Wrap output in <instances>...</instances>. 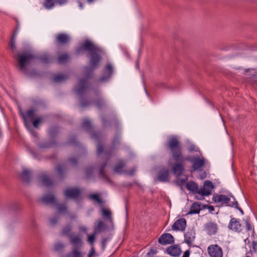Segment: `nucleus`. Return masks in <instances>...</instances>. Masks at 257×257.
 <instances>
[{"instance_id":"nucleus-1","label":"nucleus","mask_w":257,"mask_h":257,"mask_svg":"<svg viewBox=\"0 0 257 257\" xmlns=\"http://www.w3.org/2000/svg\"><path fill=\"white\" fill-rule=\"evenodd\" d=\"M85 51L90 53V66L84 67L85 78L80 79L75 86L74 91L79 96H82L89 88L90 86L89 79L91 78L93 71L98 67L99 63L101 60V57L99 54L100 48L89 40H85L77 47L75 53L79 55L82 54Z\"/></svg>"},{"instance_id":"nucleus-2","label":"nucleus","mask_w":257,"mask_h":257,"mask_svg":"<svg viewBox=\"0 0 257 257\" xmlns=\"http://www.w3.org/2000/svg\"><path fill=\"white\" fill-rule=\"evenodd\" d=\"M166 147L171 151L172 157L176 161V163L172 167L173 173L177 177L182 176L185 170L183 164L184 158L182 154V147L179 140L175 137H172L169 138L166 144Z\"/></svg>"},{"instance_id":"nucleus-3","label":"nucleus","mask_w":257,"mask_h":257,"mask_svg":"<svg viewBox=\"0 0 257 257\" xmlns=\"http://www.w3.org/2000/svg\"><path fill=\"white\" fill-rule=\"evenodd\" d=\"M18 66L22 71H26L27 65L32 59H39L44 63H49L52 61V57L47 54H42L40 56H36L30 52H26L23 54H19Z\"/></svg>"},{"instance_id":"nucleus-4","label":"nucleus","mask_w":257,"mask_h":257,"mask_svg":"<svg viewBox=\"0 0 257 257\" xmlns=\"http://www.w3.org/2000/svg\"><path fill=\"white\" fill-rule=\"evenodd\" d=\"M113 145L114 146L115 142L114 141L113 142ZM115 147L114 146H111L109 148H106L104 150L103 146L99 143H98L96 147V153L98 156L100 155L102 153H103V156L105 158H106V160L103 162L102 164L100 165L98 167L99 168V176L100 178H102L106 180H108V178L107 177L106 173L104 171L105 168L106 167L107 164V160L109 158V157L115 152Z\"/></svg>"},{"instance_id":"nucleus-5","label":"nucleus","mask_w":257,"mask_h":257,"mask_svg":"<svg viewBox=\"0 0 257 257\" xmlns=\"http://www.w3.org/2000/svg\"><path fill=\"white\" fill-rule=\"evenodd\" d=\"M69 241L72 245L71 251L61 257H83V253L81 251L83 242L80 235H69Z\"/></svg>"},{"instance_id":"nucleus-6","label":"nucleus","mask_w":257,"mask_h":257,"mask_svg":"<svg viewBox=\"0 0 257 257\" xmlns=\"http://www.w3.org/2000/svg\"><path fill=\"white\" fill-rule=\"evenodd\" d=\"M215 188V186L210 180H205L204 184L199 188V194L201 196H207L211 194L212 190Z\"/></svg>"},{"instance_id":"nucleus-7","label":"nucleus","mask_w":257,"mask_h":257,"mask_svg":"<svg viewBox=\"0 0 257 257\" xmlns=\"http://www.w3.org/2000/svg\"><path fill=\"white\" fill-rule=\"evenodd\" d=\"M212 201L215 203H220L222 205H225L229 207V205L231 204L230 198L225 195L214 193L212 197Z\"/></svg>"},{"instance_id":"nucleus-8","label":"nucleus","mask_w":257,"mask_h":257,"mask_svg":"<svg viewBox=\"0 0 257 257\" xmlns=\"http://www.w3.org/2000/svg\"><path fill=\"white\" fill-rule=\"evenodd\" d=\"M208 252L211 257H222V248L217 244L209 246L207 248Z\"/></svg>"},{"instance_id":"nucleus-9","label":"nucleus","mask_w":257,"mask_h":257,"mask_svg":"<svg viewBox=\"0 0 257 257\" xmlns=\"http://www.w3.org/2000/svg\"><path fill=\"white\" fill-rule=\"evenodd\" d=\"M185 160L192 163V167L194 170H197L203 167L205 163L204 159H201L199 157L188 156Z\"/></svg>"},{"instance_id":"nucleus-10","label":"nucleus","mask_w":257,"mask_h":257,"mask_svg":"<svg viewBox=\"0 0 257 257\" xmlns=\"http://www.w3.org/2000/svg\"><path fill=\"white\" fill-rule=\"evenodd\" d=\"M81 193V190L77 188H69L64 191V194L66 198L73 199L78 198Z\"/></svg>"},{"instance_id":"nucleus-11","label":"nucleus","mask_w":257,"mask_h":257,"mask_svg":"<svg viewBox=\"0 0 257 257\" xmlns=\"http://www.w3.org/2000/svg\"><path fill=\"white\" fill-rule=\"evenodd\" d=\"M174 241L173 236L169 233L162 234L158 238L159 243L163 245L174 243Z\"/></svg>"},{"instance_id":"nucleus-12","label":"nucleus","mask_w":257,"mask_h":257,"mask_svg":"<svg viewBox=\"0 0 257 257\" xmlns=\"http://www.w3.org/2000/svg\"><path fill=\"white\" fill-rule=\"evenodd\" d=\"M228 228L237 232H241L242 230V225L240 223L239 219L235 218H232L230 220L228 225Z\"/></svg>"},{"instance_id":"nucleus-13","label":"nucleus","mask_w":257,"mask_h":257,"mask_svg":"<svg viewBox=\"0 0 257 257\" xmlns=\"http://www.w3.org/2000/svg\"><path fill=\"white\" fill-rule=\"evenodd\" d=\"M113 73V67L110 64H107L104 68V73L99 79V81L103 82L107 81Z\"/></svg>"},{"instance_id":"nucleus-14","label":"nucleus","mask_w":257,"mask_h":257,"mask_svg":"<svg viewBox=\"0 0 257 257\" xmlns=\"http://www.w3.org/2000/svg\"><path fill=\"white\" fill-rule=\"evenodd\" d=\"M71 41V38L69 35L61 33L58 34L55 37L56 42L59 45H65L69 43Z\"/></svg>"},{"instance_id":"nucleus-15","label":"nucleus","mask_w":257,"mask_h":257,"mask_svg":"<svg viewBox=\"0 0 257 257\" xmlns=\"http://www.w3.org/2000/svg\"><path fill=\"white\" fill-rule=\"evenodd\" d=\"M186 220L184 218H181L177 220L172 225V229L174 230L184 231L186 227Z\"/></svg>"},{"instance_id":"nucleus-16","label":"nucleus","mask_w":257,"mask_h":257,"mask_svg":"<svg viewBox=\"0 0 257 257\" xmlns=\"http://www.w3.org/2000/svg\"><path fill=\"white\" fill-rule=\"evenodd\" d=\"M158 179L161 182H167L170 180L169 171L168 169L163 168L161 169L158 175Z\"/></svg>"},{"instance_id":"nucleus-17","label":"nucleus","mask_w":257,"mask_h":257,"mask_svg":"<svg viewBox=\"0 0 257 257\" xmlns=\"http://www.w3.org/2000/svg\"><path fill=\"white\" fill-rule=\"evenodd\" d=\"M166 252L173 256H178L181 253V250L178 245H173L166 248Z\"/></svg>"},{"instance_id":"nucleus-18","label":"nucleus","mask_w":257,"mask_h":257,"mask_svg":"<svg viewBox=\"0 0 257 257\" xmlns=\"http://www.w3.org/2000/svg\"><path fill=\"white\" fill-rule=\"evenodd\" d=\"M195 237V232L194 229H189L184 234V241L189 245L191 246L192 241Z\"/></svg>"},{"instance_id":"nucleus-19","label":"nucleus","mask_w":257,"mask_h":257,"mask_svg":"<svg viewBox=\"0 0 257 257\" xmlns=\"http://www.w3.org/2000/svg\"><path fill=\"white\" fill-rule=\"evenodd\" d=\"M38 180L43 184V185L49 187L52 185L54 183L50 177L44 173L40 174L38 178Z\"/></svg>"},{"instance_id":"nucleus-20","label":"nucleus","mask_w":257,"mask_h":257,"mask_svg":"<svg viewBox=\"0 0 257 257\" xmlns=\"http://www.w3.org/2000/svg\"><path fill=\"white\" fill-rule=\"evenodd\" d=\"M18 31H19V28L18 27L16 31L14 32L13 35H12V37L11 38V42H10V48L11 49V51H12V52L13 53V54L14 55L15 52L16 51V37H17V33L18 32ZM19 54H18V58H17L16 57V56L15 55H14V57L17 59V60L18 61V59L19 58Z\"/></svg>"},{"instance_id":"nucleus-21","label":"nucleus","mask_w":257,"mask_h":257,"mask_svg":"<svg viewBox=\"0 0 257 257\" xmlns=\"http://www.w3.org/2000/svg\"><path fill=\"white\" fill-rule=\"evenodd\" d=\"M40 201L45 204H55L56 203V199L53 194H46L44 195L41 199Z\"/></svg>"},{"instance_id":"nucleus-22","label":"nucleus","mask_w":257,"mask_h":257,"mask_svg":"<svg viewBox=\"0 0 257 257\" xmlns=\"http://www.w3.org/2000/svg\"><path fill=\"white\" fill-rule=\"evenodd\" d=\"M205 229L209 235H212L216 233L218 228L215 223L210 222L206 224Z\"/></svg>"},{"instance_id":"nucleus-23","label":"nucleus","mask_w":257,"mask_h":257,"mask_svg":"<svg viewBox=\"0 0 257 257\" xmlns=\"http://www.w3.org/2000/svg\"><path fill=\"white\" fill-rule=\"evenodd\" d=\"M186 187L187 190L192 192L193 194H199V188L196 183L193 181H190L186 184Z\"/></svg>"},{"instance_id":"nucleus-24","label":"nucleus","mask_w":257,"mask_h":257,"mask_svg":"<svg viewBox=\"0 0 257 257\" xmlns=\"http://www.w3.org/2000/svg\"><path fill=\"white\" fill-rule=\"evenodd\" d=\"M125 164L123 161L120 160L115 164L113 168V172L115 173L121 174L124 172V167Z\"/></svg>"},{"instance_id":"nucleus-25","label":"nucleus","mask_w":257,"mask_h":257,"mask_svg":"<svg viewBox=\"0 0 257 257\" xmlns=\"http://www.w3.org/2000/svg\"><path fill=\"white\" fill-rule=\"evenodd\" d=\"M32 172L27 169H23L21 175V179L25 182L28 183L31 180Z\"/></svg>"},{"instance_id":"nucleus-26","label":"nucleus","mask_w":257,"mask_h":257,"mask_svg":"<svg viewBox=\"0 0 257 257\" xmlns=\"http://www.w3.org/2000/svg\"><path fill=\"white\" fill-rule=\"evenodd\" d=\"M201 204L200 202H194L191 205L188 213L190 214L199 213L200 211L202 209V208H201Z\"/></svg>"},{"instance_id":"nucleus-27","label":"nucleus","mask_w":257,"mask_h":257,"mask_svg":"<svg viewBox=\"0 0 257 257\" xmlns=\"http://www.w3.org/2000/svg\"><path fill=\"white\" fill-rule=\"evenodd\" d=\"M56 170L58 172L59 178L61 179L64 178V174L66 171V166L64 164H59L56 167Z\"/></svg>"},{"instance_id":"nucleus-28","label":"nucleus","mask_w":257,"mask_h":257,"mask_svg":"<svg viewBox=\"0 0 257 257\" xmlns=\"http://www.w3.org/2000/svg\"><path fill=\"white\" fill-rule=\"evenodd\" d=\"M81 126L84 130L87 132L91 131L92 128L91 122L90 120L87 118L83 119Z\"/></svg>"},{"instance_id":"nucleus-29","label":"nucleus","mask_w":257,"mask_h":257,"mask_svg":"<svg viewBox=\"0 0 257 257\" xmlns=\"http://www.w3.org/2000/svg\"><path fill=\"white\" fill-rule=\"evenodd\" d=\"M106 228V225L102 220H99L98 221L97 225L94 227L95 233H99L102 231L104 230Z\"/></svg>"},{"instance_id":"nucleus-30","label":"nucleus","mask_w":257,"mask_h":257,"mask_svg":"<svg viewBox=\"0 0 257 257\" xmlns=\"http://www.w3.org/2000/svg\"><path fill=\"white\" fill-rule=\"evenodd\" d=\"M69 58V55L67 53H65L58 56V62L59 64H64L68 61Z\"/></svg>"},{"instance_id":"nucleus-31","label":"nucleus","mask_w":257,"mask_h":257,"mask_svg":"<svg viewBox=\"0 0 257 257\" xmlns=\"http://www.w3.org/2000/svg\"><path fill=\"white\" fill-rule=\"evenodd\" d=\"M56 2H57V0H45L43 6L45 9L50 10L54 6Z\"/></svg>"},{"instance_id":"nucleus-32","label":"nucleus","mask_w":257,"mask_h":257,"mask_svg":"<svg viewBox=\"0 0 257 257\" xmlns=\"http://www.w3.org/2000/svg\"><path fill=\"white\" fill-rule=\"evenodd\" d=\"M68 78V76L64 74H57L54 76L53 78V81L55 82H60L64 80H66Z\"/></svg>"},{"instance_id":"nucleus-33","label":"nucleus","mask_w":257,"mask_h":257,"mask_svg":"<svg viewBox=\"0 0 257 257\" xmlns=\"http://www.w3.org/2000/svg\"><path fill=\"white\" fill-rule=\"evenodd\" d=\"M71 230V228L70 225H67L65 226L62 231V234L64 235H67L69 238V235L71 234H74L76 235L74 233H70Z\"/></svg>"},{"instance_id":"nucleus-34","label":"nucleus","mask_w":257,"mask_h":257,"mask_svg":"<svg viewBox=\"0 0 257 257\" xmlns=\"http://www.w3.org/2000/svg\"><path fill=\"white\" fill-rule=\"evenodd\" d=\"M158 247L157 246H154L150 248V250L147 253L148 257H153L155 254L157 253Z\"/></svg>"},{"instance_id":"nucleus-35","label":"nucleus","mask_w":257,"mask_h":257,"mask_svg":"<svg viewBox=\"0 0 257 257\" xmlns=\"http://www.w3.org/2000/svg\"><path fill=\"white\" fill-rule=\"evenodd\" d=\"M102 214L104 217L107 218L109 219L110 221H112V218L111 216V212L110 210L103 208L102 209Z\"/></svg>"},{"instance_id":"nucleus-36","label":"nucleus","mask_w":257,"mask_h":257,"mask_svg":"<svg viewBox=\"0 0 257 257\" xmlns=\"http://www.w3.org/2000/svg\"><path fill=\"white\" fill-rule=\"evenodd\" d=\"M230 207L234 208L237 209L240 213L243 215L244 214V212L242 209L239 206L238 203L237 201H233L231 202V205H229Z\"/></svg>"},{"instance_id":"nucleus-37","label":"nucleus","mask_w":257,"mask_h":257,"mask_svg":"<svg viewBox=\"0 0 257 257\" xmlns=\"http://www.w3.org/2000/svg\"><path fill=\"white\" fill-rule=\"evenodd\" d=\"M65 247L64 244L60 242H57L54 245V249L56 251L62 252Z\"/></svg>"},{"instance_id":"nucleus-38","label":"nucleus","mask_w":257,"mask_h":257,"mask_svg":"<svg viewBox=\"0 0 257 257\" xmlns=\"http://www.w3.org/2000/svg\"><path fill=\"white\" fill-rule=\"evenodd\" d=\"M59 128L56 126H53L51 127L49 131V134L51 137H54L58 132Z\"/></svg>"},{"instance_id":"nucleus-39","label":"nucleus","mask_w":257,"mask_h":257,"mask_svg":"<svg viewBox=\"0 0 257 257\" xmlns=\"http://www.w3.org/2000/svg\"><path fill=\"white\" fill-rule=\"evenodd\" d=\"M95 105L99 108H102L105 105V102L102 98H98L94 102Z\"/></svg>"},{"instance_id":"nucleus-40","label":"nucleus","mask_w":257,"mask_h":257,"mask_svg":"<svg viewBox=\"0 0 257 257\" xmlns=\"http://www.w3.org/2000/svg\"><path fill=\"white\" fill-rule=\"evenodd\" d=\"M53 144L49 142H43L38 146L39 148L41 149L49 148L52 146Z\"/></svg>"},{"instance_id":"nucleus-41","label":"nucleus","mask_w":257,"mask_h":257,"mask_svg":"<svg viewBox=\"0 0 257 257\" xmlns=\"http://www.w3.org/2000/svg\"><path fill=\"white\" fill-rule=\"evenodd\" d=\"M80 106L82 107H86L90 105L91 103V101L86 100L83 98L80 99Z\"/></svg>"},{"instance_id":"nucleus-42","label":"nucleus","mask_w":257,"mask_h":257,"mask_svg":"<svg viewBox=\"0 0 257 257\" xmlns=\"http://www.w3.org/2000/svg\"><path fill=\"white\" fill-rule=\"evenodd\" d=\"M93 168L92 167H88L85 169V175L87 178H90L93 174Z\"/></svg>"},{"instance_id":"nucleus-43","label":"nucleus","mask_w":257,"mask_h":257,"mask_svg":"<svg viewBox=\"0 0 257 257\" xmlns=\"http://www.w3.org/2000/svg\"><path fill=\"white\" fill-rule=\"evenodd\" d=\"M245 223V227L247 231H250L252 230V227L250 224L249 218L247 217L245 219H243Z\"/></svg>"},{"instance_id":"nucleus-44","label":"nucleus","mask_w":257,"mask_h":257,"mask_svg":"<svg viewBox=\"0 0 257 257\" xmlns=\"http://www.w3.org/2000/svg\"><path fill=\"white\" fill-rule=\"evenodd\" d=\"M22 116L23 117V118L24 119V122H25V124L26 125V126L31 131V132L34 135V136H36L37 135V133L36 132H35L33 130H31L29 126H28V122H27V120L26 119V116L24 114H23L22 112Z\"/></svg>"},{"instance_id":"nucleus-45","label":"nucleus","mask_w":257,"mask_h":257,"mask_svg":"<svg viewBox=\"0 0 257 257\" xmlns=\"http://www.w3.org/2000/svg\"><path fill=\"white\" fill-rule=\"evenodd\" d=\"M68 144L71 145H77L78 143L75 136H73L68 139Z\"/></svg>"},{"instance_id":"nucleus-46","label":"nucleus","mask_w":257,"mask_h":257,"mask_svg":"<svg viewBox=\"0 0 257 257\" xmlns=\"http://www.w3.org/2000/svg\"><path fill=\"white\" fill-rule=\"evenodd\" d=\"M59 219V216L57 215H55L53 217L50 218L49 221L52 225H55Z\"/></svg>"},{"instance_id":"nucleus-47","label":"nucleus","mask_w":257,"mask_h":257,"mask_svg":"<svg viewBox=\"0 0 257 257\" xmlns=\"http://www.w3.org/2000/svg\"><path fill=\"white\" fill-rule=\"evenodd\" d=\"M90 198L96 201L98 203H100L102 202L101 199L100 198L99 196L96 194H91L90 195Z\"/></svg>"},{"instance_id":"nucleus-48","label":"nucleus","mask_w":257,"mask_h":257,"mask_svg":"<svg viewBox=\"0 0 257 257\" xmlns=\"http://www.w3.org/2000/svg\"><path fill=\"white\" fill-rule=\"evenodd\" d=\"M43 120V118L42 117H38L33 121V125L34 127L36 128H38V125L40 123H41Z\"/></svg>"},{"instance_id":"nucleus-49","label":"nucleus","mask_w":257,"mask_h":257,"mask_svg":"<svg viewBox=\"0 0 257 257\" xmlns=\"http://www.w3.org/2000/svg\"><path fill=\"white\" fill-rule=\"evenodd\" d=\"M187 180V178L185 179L180 178V179H177L176 182L178 186H183V185H184V184H185Z\"/></svg>"},{"instance_id":"nucleus-50","label":"nucleus","mask_w":257,"mask_h":257,"mask_svg":"<svg viewBox=\"0 0 257 257\" xmlns=\"http://www.w3.org/2000/svg\"><path fill=\"white\" fill-rule=\"evenodd\" d=\"M35 110L31 109L27 111V115L31 119H33L34 117Z\"/></svg>"},{"instance_id":"nucleus-51","label":"nucleus","mask_w":257,"mask_h":257,"mask_svg":"<svg viewBox=\"0 0 257 257\" xmlns=\"http://www.w3.org/2000/svg\"><path fill=\"white\" fill-rule=\"evenodd\" d=\"M96 233H94L88 236V241L91 244H93L95 240V235Z\"/></svg>"},{"instance_id":"nucleus-52","label":"nucleus","mask_w":257,"mask_h":257,"mask_svg":"<svg viewBox=\"0 0 257 257\" xmlns=\"http://www.w3.org/2000/svg\"><path fill=\"white\" fill-rule=\"evenodd\" d=\"M69 161L72 166H75L77 164L78 159L76 157H71Z\"/></svg>"},{"instance_id":"nucleus-53","label":"nucleus","mask_w":257,"mask_h":257,"mask_svg":"<svg viewBox=\"0 0 257 257\" xmlns=\"http://www.w3.org/2000/svg\"><path fill=\"white\" fill-rule=\"evenodd\" d=\"M57 210L59 212H64L66 210V206L65 204H59L57 206Z\"/></svg>"},{"instance_id":"nucleus-54","label":"nucleus","mask_w":257,"mask_h":257,"mask_svg":"<svg viewBox=\"0 0 257 257\" xmlns=\"http://www.w3.org/2000/svg\"><path fill=\"white\" fill-rule=\"evenodd\" d=\"M252 251H253L254 252H257V241H252Z\"/></svg>"},{"instance_id":"nucleus-55","label":"nucleus","mask_w":257,"mask_h":257,"mask_svg":"<svg viewBox=\"0 0 257 257\" xmlns=\"http://www.w3.org/2000/svg\"><path fill=\"white\" fill-rule=\"evenodd\" d=\"M99 133L97 132H94L91 134V138L95 140H97L99 138Z\"/></svg>"},{"instance_id":"nucleus-56","label":"nucleus","mask_w":257,"mask_h":257,"mask_svg":"<svg viewBox=\"0 0 257 257\" xmlns=\"http://www.w3.org/2000/svg\"><path fill=\"white\" fill-rule=\"evenodd\" d=\"M95 253V250L93 247H92L91 249V250L89 251L87 257H91Z\"/></svg>"},{"instance_id":"nucleus-57","label":"nucleus","mask_w":257,"mask_h":257,"mask_svg":"<svg viewBox=\"0 0 257 257\" xmlns=\"http://www.w3.org/2000/svg\"><path fill=\"white\" fill-rule=\"evenodd\" d=\"M188 151L189 152L197 151V150L195 149V146L194 145L190 146L188 148Z\"/></svg>"},{"instance_id":"nucleus-58","label":"nucleus","mask_w":257,"mask_h":257,"mask_svg":"<svg viewBox=\"0 0 257 257\" xmlns=\"http://www.w3.org/2000/svg\"><path fill=\"white\" fill-rule=\"evenodd\" d=\"M136 171V168H133L130 170V176H133Z\"/></svg>"},{"instance_id":"nucleus-59","label":"nucleus","mask_w":257,"mask_h":257,"mask_svg":"<svg viewBox=\"0 0 257 257\" xmlns=\"http://www.w3.org/2000/svg\"><path fill=\"white\" fill-rule=\"evenodd\" d=\"M101 120H102L103 125L104 126H106L107 125V120L106 119V118L105 117H102L101 118Z\"/></svg>"},{"instance_id":"nucleus-60","label":"nucleus","mask_w":257,"mask_h":257,"mask_svg":"<svg viewBox=\"0 0 257 257\" xmlns=\"http://www.w3.org/2000/svg\"><path fill=\"white\" fill-rule=\"evenodd\" d=\"M189 255H190V251L188 249V250H186V251H185L182 257H189Z\"/></svg>"},{"instance_id":"nucleus-61","label":"nucleus","mask_w":257,"mask_h":257,"mask_svg":"<svg viewBox=\"0 0 257 257\" xmlns=\"http://www.w3.org/2000/svg\"><path fill=\"white\" fill-rule=\"evenodd\" d=\"M206 177V173L205 171H204L202 174L200 175V179H204Z\"/></svg>"},{"instance_id":"nucleus-62","label":"nucleus","mask_w":257,"mask_h":257,"mask_svg":"<svg viewBox=\"0 0 257 257\" xmlns=\"http://www.w3.org/2000/svg\"><path fill=\"white\" fill-rule=\"evenodd\" d=\"M66 2H67V0H57V2H58L60 5L64 4V3H65Z\"/></svg>"},{"instance_id":"nucleus-63","label":"nucleus","mask_w":257,"mask_h":257,"mask_svg":"<svg viewBox=\"0 0 257 257\" xmlns=\"http://www.w3.org/2000/svg\"><path fill=\"white\" fill-rule=\"evenodd\" d=\"M252 78L253 79L257 78V71L252 74Z\"/></svg>"},{"instance_id":"nucleus-64","label":"nucleus","mask_w":257,"mask_h":257,"mask_svg":"<svg viewBox=\"0 0 257 257\" xmlns=\"http://www.w3.org/2000/svg\"><path fill=\"white\" fill-rule=\"evenodd\" d=\"M207 208L210 212L214 210V208L213 206H208Z\"/></svg>"}]
</instances>
